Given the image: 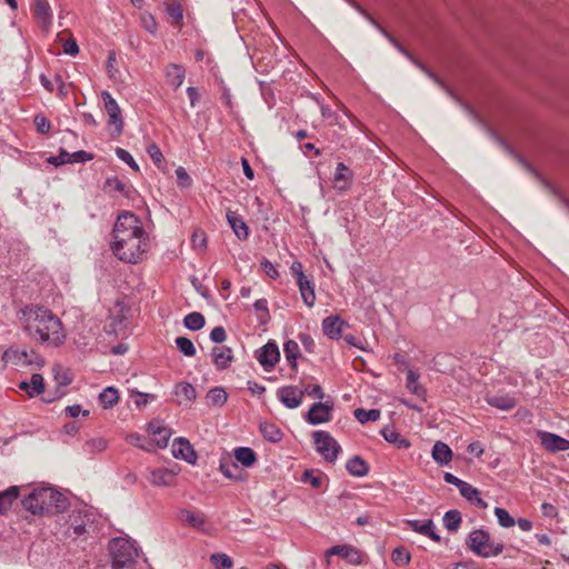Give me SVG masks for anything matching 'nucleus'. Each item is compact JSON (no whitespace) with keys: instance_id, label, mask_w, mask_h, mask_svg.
I'll use <instances>...</instances> for the list:
<instances>
[{"instance_id":"nucleus-28","label":"nucleus","mask_w":569,"mask_h":569,"mask_svg":"<svg viewBox=\"0 0 569 569\" xmlns=\"http://www.w3.org/2000/svg\"><path fill=\"white\" fill-rule=\"evenodd\" d=\"M381 435L386 441L396 445L399 449H408L410 447V441L402 438L393 427H385L381 430Z\"/></svg>"},{"instance_id":"nucleus-29","label":"nucleus","mask_w":569,"mask_h":569,"mask_svg":"<svg viewBox=\"0 0 569 569\" xmlns=\"http://www.w3.org/2000/svg\"><path fill=\"white\" fill-rule=\"evenodd\" d=\"M431 455L433 460L440 465H446L452 459V451L450 447L442 441H437L433 445Z\"/></svg>"},{"instance_id":"nucleus-2","label":"nucleus","mask_w":569,"mask_h":569,"mask_svg":"<svg viewBox=\"0 0 569 569\" xmlns=\"http://www.w3.org/2000/svg\"><path fill=\"white\" fill-rule=\"evenodd\" d=\"M20 320L29 336L36 340L52 346H59L64 341L62 322L48 309L26 307L21 310Z\"/></svg>"},{"instance_id":"nucleus-36","label":"nucleus","mask_w":569,"mask_h":569,"mask_svg":"<svg viewBox=\"0 0 569 569\" xmlns=\"http://www.w3.org/2000/svg\"><path fill=\"white\" fill-rule=\"evenodd\" d=\"M100 403L103 406V408H112L118 403L119 400V393L118 390L113 387H107L100 392L99 395Z\"/></svg>"},{"instance_id":"nucleus-8","label":"nucleus","mask_w":569,"mask_h":569,"mask_svg":"<svg viewBox=\"0 0 569 569\" xmlns=\"http://www.w3.org/2000/svg\"><path fill=\"white\" fill-rule=\"evenodd\" d=\"M9 363L17 367L34 366L41 368L44 366V359L33 350L8 349Z\"/></svg>"},{"instance_id":"nucleus-45","label":"nucleus","mask_w":569,"mask_h":569,"mask_svg":"<svg viewBox=\"0 0 569 569\" xmlns=\"http://www.w3.org/2000/svg\"><path fill=\"white\" fill-rule=\"evenodd\" d=\"M207 397L213 406H219V407L224 405L228 399L227 392L224 391L223 388H220V387L210 389Z\"/></svg>"},{"instance_id":"nucleus-12","label":"nucleus","mask_w":569,"mask_h":569,"mask_svg":"<svg viewBox=\"0 0 569 569\" xmlns=\"http://www.w3.org/2000/svg\"><path fill=\"white\" fill-rule=\"evenodd\" d=\"M277 396L287 408L293 409L302 403L303 391L295 386H286L278 389Z\"/></svg>"},{"instance_id":"nucleus-55","label":"nucleus","mask_w":569,"mask_h":569,"mask_svg":"<svg viewBox=\"0 0 569 569\" xmlns=\"http://www.w3.org/2000/svg\"><path fill=\"white\" fill-rule=\"evenodd\" d=\"M253 308L257 312H259V319L262 323H266L269 319V309H268V301L266 299H258Z\"/></svg>"},{"instance_id":"nucleus-40","label":"nucleus","mask_w":569,"mask_h":569,"mask_svg":"<svg viewBox=\"0 0 569 569\" xmlns=\"http://www.w3.org/2000/svg\"><path fill=\"white\" fill-rule=\"evenodd\" d=\"M180 519L193 528H200L204 523V516L201 512L182 510Z\"/></svg>"},{"instance_id":"nucleus-53","label":"nucleus","mask_w":569,"mask_h":569,"mask_svg":"<svg viewBox=\"0 0 569 569\" xmlns=\"http://www.w3.org/2000/svg\"><path fill=\"white\" fill-rule=\"evenodd\" d=\"M348 171H349V169L345 163H342V162L338 163L336 173H335V181L337 183L345 182L342 186H339L340 189H346L348 187L349 178L346 174Z\"/></svg>"},{"instance_id":"nucleus-50","label":"nucleus","mask_w":569,"mask_h":569,"mask_svg":"<svg viewBox=\"0 0 569 569\" xmlns=\"http://www.w3.org/2000/svg\"><path fill=\"white\" fill-rule=\"evenodd\" d=\"M495 515L497 516L498 522L503 528H510L515 526V519L509 515V512L500 507L495 508Z\"/></svg>"},{"instance_id":"nucleus-9","label":"nucleus","mask_w":569,"mask_h":569,"mask_svg":"<svg viewBox=\"0 0 569 569\" xmlns=\"http://www.w3.org/2000/svg\"><path fill=\"white\" fill-rule=\"evenodd\" d=\"M31 11L41 30L48 33L52 27L53 12L48 0H32Z\"/></svg>"},{"instance_id":"nucleus-37","label":"nucleus","mask_w":569,"mask_h":569,"mask_svg":"<svg viewBox=\"0 0 569 569\" xmlns=\"http://www.w3.org/2000/svg\"><path fill=\"white\" fill-rule=\"evenodd\" d=\"M260 431L263 438L270 442H279L283 436L276 425L269 422H262L260 425Z\"/></svg>"},{"instance_id":"nucleus-57","label":"nucleus","mask_w":569,"mask_h":569,"mask_svg":"<svg viewBox=\"0 0 569 569\" xmlns=\"http://www.w3.org/2000/svg\"><path fill=\"white\" fill-rule=\"evenodd\" d=\"M191 242L194 249L203 250L207 247V237L202 230H196L192 233Z\"/></svg>"},{"instance_id":"nucleus-63","label":"nucleus","mask_w":569,"mask_h":569,"mask_svg":"<svg viewBox=\"0 0 569 569\" xmlns=\"http://www.w3.org/2000/svg\"><path fill=\"white\" fill-rule=\"evenodd\" d=\"M261 268L271 279H277L279 277V272L274 266L266 258L261 261Z\"/></svg>"},{"instance_id":"nucleus-41","label":"nucleus","mask_w":569,"mask_h":569,"mask_svg":"<svg viewBox=\"0 0 569 569\" xmlns=\"http://www.w3.org/2000/svg\"><path fill=\"white\" fill-rule=\"evenodd\" d=\"M183 323L188 329L196 331L200 330L204 326L206 321L204 317L200 312H191L184 317Z\"/></svg>"},{"instance_id":"nucleus-11","label":"nucleus","mask_w":569,"mask_h":569,"mask_svg":"<svg viewBox=\"0 0 569 569\" xmlns=\"http://www.w3.org/2000/svg\"><path fill=\"white\" fill-rule=\"evenodd\" d=\"M538 436L541 446L549 452L555 453L569 450V440L566 438L548 431H539Z\"/></svg>"},{"instance_id":"nucleus-30","label":"nucleus","mask_w":569,"mask_h":569,"mask_svg":"<svg viewBox=\"0 0 569 569\" xmlns=\"http://www.w3.org/2000/svg\"><path fill=\"white\" fill-rule=\"evenodd\" d=\"M234 459L243 467L250 468L257 462L256 452L249 447H239L233 451Z\"/></svg>"},{"instance_id":"nucleus-47","label":"nucleus","mask_w":569,"mask_h":569,"mask_svg":"<svg viewBox=\"0 0 569 569\" xmlns=\"http://www.w3.org/2000/svg\"><path fill=\"white\" fill-rule=\"evenodd\" d=\"M84 451L89 453L101 452L107 449L108 441L104 438H93L84 443Z\"/></svg>"},{"instance_id":"nucleus-52","label":"nucleus","mask_w":569,"mask_h":569,"mask_svg":"<svg viewBox=\"0 0 569 569\" xmlns=\"http://www.w3.org/2000/svg\"><path fill=\"white\" fill-rule=\"evenodd\" d=\"M301 480L303 482H309L313 488H320L322 485V475L320 472H315L313 470H306Z\"/></svg>"},{"instance_id":"nucleus-13","label":"nucleus","mask_w":569,"mask_h":569,"mask_svg":"<svg viewBox=\"0 0 569 569\" xmlns=\"http://www.w3.org/2000/svg\"><path fill=\"white\" fill-rule=\"evenodd\" d=\"M257 359L264 368H273L280 359V351L276 342H267L258 352Z\"/></svg>"},{"instance_id":"nucleus-31","label":"nucleus","mask_w":569,"mask_h":569,"mask_svg":"<svg viewBox=\"0 0 569 569\" xmlns=\"http://www.w3.org/2000/svg\"><path fill=\"white\" fill-rule=\"evenodd\" d=\"M487 402L495 408L501 410H511L516 407V400L509 395H493L487 397Z\"/></svg>"},{"instance_id":"nucleus-7","label":"nucleus","mask_w":569,"mask_h":569,"mask_svg":"<svg viewBox=\"0 0 569 569\" xmlns=\"http://www.w3.org/2000/svg\"><path fill=\"white\" fill-rule=\"evenodd\" d=\"M316 450L319 452L327 462H335L338 458L341 447L327 431H315L312 435Z\"/></svg>"},{"instance_id":"nucleus-10","label":"nucleus","mask_w":569,"mask_h":569,"mask_svg":"<svg viewBox=\"0 0 569 569\" xmlns=\"http://www.w3.org/2000/svg\"><path fill=\"white\" fill-rule=\"evenodd\" d=\"M101 97L104 102V109L108 113L109 126H113V131L116 136H120L123 129V121L121 117V110L117 103V101L112 98V96L108 91H102Z\"/></svg>"},{"instance_id":"nucleus-32","label":"nucleus","mask_w":569,"mask_h":569,"mask_svg":"<svg viewBox=\"0 0 569 569\" xmlns=\"http://www.w3.org/2000/svg\"><path fill=\"white\" fill-rule=\"evenodd\" d=\"M346 468L350 475L356 477H363L369 472L368 463L360 456H355L348 460Z\"/></svg>"},{"instance_id":"nucleus-16","label":"nucleus","mask_w":569,"mask_h":569,"mask_svg":"<svg viewBox=\"0 0 569 569\" xmlns=\"http://www.w3.org/2000/svg\"><path fill=\"white\" fill-rule=\"evenodd\" d=\"M172 455L177 459H183L189 463H194L197 453L190 442L184 438H177L172 442Z\"/></svg>"},{"instance_id":"nucleus-48","label":"nucleus","mask_w":569,"mask_h":569,"mask_svg":"<svg viewBox=\"0 0 569 569\" xmlns=\"http://www.w3.org/2000/svg\"><path fill=\"white\" fill-rule=\"evenodd\" d=\"M103 189L106 192H109V193H113V192H119V193H123V194L128 193L126 184L116 177L108 178L106 180Z\"/></svg>"},{"instance_id":"nucleus-3","label":"nucleus","mask_w":569,"mask_h":569,"mask_svg":"<svg viewBox=\"0 0 569 569\" xmlns=\"http://www.w3.org/2000/svg\"><path fill=\"white\" fill-rule=\"evenodd\" d=\"M66 502L62 493L49 487L36 488L22 499L24 509L39 516L61 512Z\"/></svg>"},{"instance_id":"nucleus-25","label":"nucleus","mask_w":569,"mask_h":569,"mask_svg":"<svg viewBox=\"0 0 569 569\" xmlns=\"http://www.w3.org/2000/svg\"><path fill=\"white\" fill-rule=\"evenodd\" d=\"M343 321L339 317H327L322 321L323 333L330 339H338L341 335Z\"/></svg>"},{"instance_id":"nucleus-35","label":"nucleus","mask_w":569,"mask_h":569,"mask_svg":"<svg viewBox=\"0 0 569 569\" xmlns=\"http://www.w3.org/2000/svg\"><path fill=\"white\" fill-rule=\"evenodd\" d=\"M283 352L288 363L292 369L297 368V360L300 356V349L295 340H288L283 345Z\"/></svg>"},{"instance_id":"nucleus-49","label":"nucleus","mask_w":569,"mask_h":569,"mask_svg":"<svg viewBox=\"0 0 569 569\" xmlns=\"http://www.w3.org/2000/svg\"><path fill=\"white\" fill-rule=\"evenodd\" d=\"M176 345L178 350L184 356L192 357L196 355V348L189 338L178 337L176 339Z\"/></svg>"},{"instance_id":"nucleus-56","label":"nucleus","mask_w":569,"mask_h":569,"mask_svg":"<svg viewBox=\"0 0 569 569\" xmlns=\"http://www.w3.org/2000/svg\"><path fill=\"white\" fill-rule=\"evenodd\" d=\"M116 154L119 159H121L123 162H126L134 171H139V166L134 161L133 157L127 150H124L122 148H117Z\"/></svg>"},{"instance_id":"nucleus-22","label":"nucleus","mask_w":569,"mask_h":569,"mask_svg":"<svg viewBox=\"0 0 569 569\" xmlns=\"http://www.w3.org/2000/svg\"><path fill=\"white\" fill-rule=\"evenodd\" d=\"M149 431L154 437V441L159 448H166L168 446L171 433L167 427L160 425L158 421H152L149 423Z\"/></svg>"},{"instance_id":"nucleus-21","label":"nucleus","mask_w":569,"mask_h":569,"mask_svg":"<svg viewBox=\"0 0 569 569\" xmlns=\"http://www.w3.org/2000/svg\"><path fill=\"white\" fill-rule=\"evenodd\" d=\"M167 81L173 87L174 90L181 87L184 80L186 71L180 64L170 63L164 70Z\"/></svg>"},{"instance_id":"nucleus-33","label":"nucleus","mask_w":569,"mask_h":569,"mask_svg":"<svg viewBox=\"0 0 569 569\" xmlns=\"http://www.w3.org/2000/svg\"><path fill=\"white\" fill-rule=\"evenodd\" d=\"M419 375L409 369L407 372L406 388L415 396L426 400V389L418 382Z\"/></svg>"},{"instance_id":"nucleus-26","label":"nucleus","mask_w":569,"mask_h":569,"mask_svg":"<svg viewBox=\"0 0 569 569\" xmlns=\"http://www.w3.org/2000/svg\"><path fill=\"white\" fill-rule=\"evenodd\" d=\"M20 495V487L11 486L8 489L0 491V515L6 513L12 506L13 501Z\"/></svg>"},{"instance_id":"nucleus-59","label":"nucleus","mask_w":569,"mask_h":569,"mask_svg":"<svg viewBox=\"0 0 569 569\" xmlns=\"http://www.w3.org/2000/svg\"><path fill=\"white\" fill-rule=\"evenodd\" d=\"M177 181L181 188H188L191 186L192 180L183 167H179L176 170Z\"/></svg>"},{"instance_id":"nucleus-44","label":"nucleus","mask_w":569,"mask_h":569,"mask_svg":"<svg viewBox=\"0 0 569 569\" xmlns=\"http://www.w3.org/2000/svg\"><path fill=\"white\" fill-rule=\"evenodd\" d=\"M355 417L360 423H366L368 421H376L380 418V411L378 409L366 410L362 408L355 410Z\"/></svg>"},{"instance_id":"nucleus-20","label":"nucleus","mask_w":569,"mask_h":569,"mask_svg":"<svg viewBox=\"0 0 569 569\" xmlns=\"http://www.w3.org/2000/svg\"><path fill=\"white\" fill-rule=\"evenodd\" d=\"M211 355H212L213 362L219 370L227 369L233 359L231 348L226 347V346L214 347L212 349Z\"/></svg>"},{"instance_id":"nucleus-58","label":"nucleus","mask_w":569,"mask_h":569,"mask_svg":"<svg viewBox=\"0 0 569 569\" xmlns=\"http://www.w3.org/2000/svg\"><path fill=\"white\" fill-rule=\"evenodd\" d=\"M50 163L58 167L66 163H71V153L67 152L66 150L61 149L59 154L56 157H50L48 159Z\"/></svg>"},{"instance_id":"nucleus-42","label":"nucleus","mask_w":569,"mask_h":569,"mask_svg":"<svg viewBox=\"0 0 569 569\" xmlns=\"http://www.w3.org/2000/svg\"><path fill=\"white\" fill-rule=\"evenodd\" d=\"M410 552L405 547L393 549L391 560L396 566L405 567L410 562Z\"/></svg>"},{"instance_id":"nucleus-14","label":"nucleus","mask_w":569,"mask_h":569,"mask_svg":"<svg viewBox=\"0 0 569 569\" xmlns=\"http://www.w3.org/2000/svg\"><path fill=\"white\" fill-rule=\"evenodd\" d=\"M326 555L327 557L339 556L353 566H358L362 562L360 551L350 545L333 546L327 550Z\"/></svg>"},{"instance_id":"nucleus-15","label":"nucleus","mask_w":569,"mask_h":569,"mask_svg":"<svg viewBox=\"0 0 569 569\" xmlns=\"http://www.w3.org/2000/svg\"><path fill=\"white\" fill-rule=\"evenodd\" d=\"M332 403L316 402L311 406L307 415V421L310 425H320L330 420Z\"/></svg>"},{"instance_id":"nucleus-24","label":"nucleus","mask_w":569,"mask_h":569,"mask_svg":"<svg viewBox=\"0 0 569 569\" xmlns=\"http://www.w3.org/2000/svg\"><path fill=\"white\" fill-rule=\"evenodd\" d=\"M174 395L178 397L179 405L190 403L197 397L194 387L188 382H180L176 385Z\"/></svg>"},{"instance_id":"nucleus-64","label":"nucleus","mask_w":569,"mask_h":569,"mask_svg":"<svg viewBox=\"0 0 569 569\" xmlns=\"http://www.w3.org/2000/svg\"><path fill=\"white\" fill-rule=\"evenodd\" d=\"M34 123L37 126L38 131L41 133H47L51 127L50 122L43 116H36Z\"/></svg>"},{"instance_id":"nucleus-38","label":"nucleus","mask_w":569,"mask_h":569,"mask_svg":"<svg viewBox=\"0 0 569 569\" xmlns=\"http://www.w3.org/2000/svg\"><path fill=\"white\" fill-rule=\"evenodd\" d=\"M166 11L174 21V23H177L179 27H182L183 10L181 4L177 0H170L166 2Z\"/></svg>"},{"instance_id":"nucleus-18","label":"nucleus","mask_w":569,"mask_h":569,"mask_svg":"<svg viewBox=\"0 0 569 569\" xmlns=\"http://www.w3.org/2000/svg\"><path fill=\"white\" fill-rule=\"evenodd\" d=\"M407 523L415 532L427 536L436 542L440 541V536L435 531V525L431 519L425 521L408 520Z\"/></svg>"},{"instance_id":"nucleus-23","label":"nucleus","mask_w":569,"mask_h":569,"mask_svg":"<svg viewBox=\"0 0 569 569\" xmlns=\"http://www.w3.org/2000/svg\"><path fill=\"white\" fill-rule=\"evenodd\" d=\"M227 219L233 232L240 240H246L249 236V229L246 222L233 211L227 212Z\"/></svg>"},{"instance_id":"nucleus-4","label":"nucleus","mask_w":569,"mask_h":569,"mask_svg":"<svg viewBox=\"0 0 569 569\" xmlns=\"http://www.w3.org/2000/svg\"><path fill=\"white\" fill-rule=\"evenodd\" d=\"M109 549L112 556L113 569H133L138 550L132 542L123 538H116L111 540Z\"/></svg>"},{"instance_id":"nucleus-6","label":"nucleus","mask_w":569,"mask_h":569,"mask_svg":"<svg viewBox=\"0 0 569 569\" xmlns=\"http://www.w3.org/2000/svg\"><path fill=\"white\" fill-rule=\"evenodd\" d=\"M92 515L86 510H74L68 516L66 521V538L77 539L89 533L93 528Z\"/></svg>"},{"instance_id":"nucleus-60","label":"nucleus","mask_w":569,"mask_h":569,"mask_svg":"<svg viewBox=\"0 0 569 569\" xmlns=\"http://www.w3.org/2000/svg\"><path fill=\"white\" fill-rule=\"evenodd\" d=\"M143 28L150 33H156L157 31V21L151 14H143L141 17Z\"/></svg>"},{"instance_id":"nucleus-61","label":"nucleus","mask_w":569,"mask_h":569,"mask_svg":"<svg viewBox=\"0 0 569 569\" xmlns=\"http://www.w3.org/2000/svg\"><path fill=\"white\" fill-rule=\"evenodd\" d=\"M127 441L138 448H141V449H149V447H147V440L146 438H143L142 436L140 435H137V433H132V435H129L127 436Z\"/></svg>"},{"instance_id":"nucleus-51","label":"nucleus","mask_w":569,"mask_h":569,"mask_svg":"<svg viewBox=\"0 0 569 569\" xmlns=\"http://www.w3.org/2000/svg\"><path fill=\"white\" fill-rule=\"evenodd\" d=\"M147 152L149 157L152 159L153 163L159 168L163 169L162 164L164 162L163 154L160 148L156 143H151L147 148Z\"/></svg>"},{"instance_id":"nucleus-17","label":"nucleus","mask_w":569,"mask_h":569,"mask_svg":"<svg viewBox=\"0 0 569 569\" xmlns=\"http://www.w3.org/2000/svg\"><path fill=\"white\" fill-rule=\"evenodd\" d=\"M359 11L373 24L377 27V29L400 51L402 52L407 58H409L411 61H413L421 70H423L430 78L436 79V77L426 69L422 64H420L418 61L413 59V57L405 49L402 48L397 40L381 26H379L369 14H367L363 10L359 8Z\"/></svg>"},{"instance_id":"nucleus-34","label":"nucleus","mask_w":569,"mask_h":569,"mask_svg":"<svg viewBox=\"0 0 569 569\" xmlns=\"http://www.w3.org/2000/svg\"><path fill=\"white\" fill-rule=\"evenodd\" d=\"M303 302L312 307L316 301L313 284L307 278L297 282Z\"/></svg>"},{"instance_id":"nucleus-62","label":"nucleus","mask_w":569,"mask_h":569,"mask_svg":"<svg viewBox=\"0 0 569 569\" xmlns=\"http://www.w3.org/2000/svg\"><path fill=\"white\" fill-rule=\"evenodd\" d=\"M227 335L223 327H216L210 333V339L216 343H221L226 340Z\"/></svg>"},{"instance_id":"nucleus-46","label":"nucleus","mask_w":569,"mask_h":569,"mask_svg":"<svg viewBox=\"0 0 569 569\" xmlns=\"http://www.w3.org/2000/svg\"><path fill=\"white\" fill-rule=\"evenodd\" d=\"M210 561L216 569H230L233 566L232 559L226 553H212Z\"/></svg>"},{"instance_id":"nucleus-1","label":"nucleus","mask_w":569,"mask_h":569,"mask_svg":"<svg viewBox=\"0 0 569 569\" xmlns=\"http://www.w3.org/2000/svg\"><path fill=\"white\" fill-rule=\"evenodd\" d=\"M112 252L121 261L137 263L148 249V234L140 219L128 211L119 214L113 228Z\"/></svg>"},{"instance_id":"nucleus-5","label":"nucleus","mask_w":569,"mask_h":569,"mask_svg":"<svg viewBox=\"0 0 569 569\" xmlns=\"http://www.w3.org/2000/svg\"><path fill=\"white\" fill-rule=\"evenodd\" d=\"M467 546L473 553L483 558L495 557L503 551V545L491 542L489 533L482 529L470 532Z\"/></svg>"},{"instance_id":"nucleus-19","label":"nucleus","mask_w":569,"mask_h":569,"mask_svg":"<svg viewBox=\"0 0 569 569\" xmlns=\"http://www.w3.org/2000/svg\"><path fill=\"white\" fill-rule=\"evenodd\" d=\"M148 479L151 485L158 487H171L174 485V473L169 469L151 470Z\"/></svg>"},{"instance_id":"nucleus-27","label":"nucleus","mask_w":569,"mask_h":569,"mask_svg":"<svg viewBox=\"0 0 569 569\" xmlns=\"http://www.w3.org/2000/svg\"><path fill=\"white\" fill-rule=\"evenodd\" d=\"M460 495L470 503L477 506L480 509L488 508V503L480 498V491L472 487L470 483H467L463 486V488H461Z\"/></svg>"},{"instance_id":"nucleus-43","label":"nucleus","mask_w":569,"mask_h":569,"mask_svg":"<svg viewBox=\"0 0 569 569\" xmlns=\"http://www.w3.org/2000/svg\"><path fill=\"white\" fill-rule=\"evenodd\" d=\"M28 385L30 388V391H29L30 398L39 396L44 391L43 377L39 373H33L30 378V381H28Z\"/></svg>"},{"instance_id":"nucleus-54","label":"nucleus","mask_w":569,"mask_h":569,"mask_svg":"<svg viewBox=\"0 0 569 569\" xmlns=\"http://www.w3.org/2000/svg\"><path fill=\"white\" fill-rule=\"evenodd\" d=\"M54 380L61 387H66L71 383L72 378L68 370L62 369L61 367L54 368Z\"/></svg>"},{"instance_id":"nucleus-39","label":"nucleus","mask_w":569,"mask_h":569,"mask_svg":"<svg viewBox=\"0 0 569 569\" xmlns=\"http://www.w3.org/2000/svg\"><path fill=\"white\" fill-rule=\"evenodd\" d=\"M461 521V513L456 509L447 511L443 516V525L449 531H457Z\"/></svg>"}]
</instances>
